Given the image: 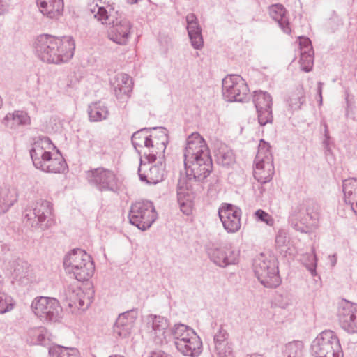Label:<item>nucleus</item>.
Instances as JSON below:
<instances>
[{"instance_id": "18", "label": "nucleus", "mask_w": 357, "mask_h": 357, "mask_svg": "<svg viewBox=\"0 0 357 357\" xmlns=\"http://www.w3.org/2000/svg\"><path fill=\"white\" fill-rule=\"evenodd\" d=\"M151 162L144 163L140 157L138 174L142 181L149 185H155L164 180L165 168L162 162L158 165H150Z\"/></svg>"}, {"instance_id": "54", "label": "nucleus", "mask_w": 357, "mask_h": 357, "mask_svg": "<svg viewBox=\"0 0 357 357\" xmlns=\"http://www.w3.org/2000/svg\"><path fill=\"white\" fill-rule=\"evenodd\" d=\"M149 357H172V356L162 351H152Z\"/></svg>"}, {"instance_id": "13", "label": "nucleus", "mask_w": 357, "mask_h": 357, "mask_svg": "<svg viewBox=\"0 0 357 357\" xmlns=\"http://www.w3.org/2000/svg\"><path fill=\"white\" fill-rule=\"evenodd\" d=\"M31 309L38 318L49 321H56L61 311L58 299L42 296H37L32 301Z\"/></svg>"}, {"instance_id": "1", "label": "nucleus", "mask_w": 357, "mask_h": 357, "mask_svg": "<svg viewBox=\"0 0 357 357\" xmlns=\"http://www.w3.org/2000/svg\"><path fill=\"white\" fill-rule=\"evenodd\" d=\"M183 155L188 176L204 180L210 175L213 170L210 151L205 140L198 132H193L187 138Z\"/></svg>"}, {"instance_id": "62", "label": "nucleus", "mask_w": 357, "mask_h": 357, "mask_svg": "<svg viewBox=\"0 0 357 357\" xmlns=\"http://www.w3.org/2000/svg\"><path fill=\"white\" fill-rule=\"evenodd\" d=\"M246 357H262L261 355L258 354H248Z\"/></svg>"}, {"instance_id": "9", "label": "nucleus", "mask_w": 357, "mask_h": 357, "mask_svg": "<svg viewBox=\"0 0 357 357\" xmlns=\"http://www.w3.org/2000/svg\"><path fill=\"white\" fill-rule=\"evenodd\" d=\"M310 350L314 357H344L340 340L331 330L321 332L312 341Z\"/></svg>"}, {"instance_id": "32", "label": "nucleus", "mask_w": 357, "mask_h": 357, "mask_svg": "<svg viewBox=\"0 0 357 357\" xmlns=\"http://www.w3.org/2000/svg\"><path fill=\"white\" fill-rule=\"evenodd\" d=\"M214 153L215 161L219 165L227 167L235 163V156L232 150L225 144H220Z\"/></svg>"}, {"instance_id": "42", "label": "nucleus", "mask_w": 357, "mask_h": 357, "mask_svg": "<svg viewBox=\"0 0 357 357\" xmlns=\"http://www.w3.org/2000/svg\"><path fill=\"white\" fill-rule=\"evenodd\" d=\"M123 317L117 318L114 326V333L119 337L125 338L131 333L133 326L130 325V324L123 322Z\"/></svg>"}, {"instance_id": "56", "label": "nucleus", "mask_w": 357, "mask_h": 357, "mask_svg": "<svg viewBox=\"0 0 357 357\" xmlns=\"http://www.w3.org/2000/svg\"><path fill=\"white\" fill-rule=\"evenodd\" d=\"M7 4L4 0H0V15L3 14L7 10Z\"/></svg>"}, {"instance_id": "27", "label": "nucleus", "mask_w": 357, "mask_h": 357, "mask_svg": "<svg viewBox=\"0 0 357 357\" xmlns=\"http://www.w3.org/2000/svg\"><path fill=\"white\" fill-rule=\"evenodd\" d=\"M41 163L42 167H37L36 169L48 173L63 172L67 167L64 158L60 154H57L53 158L50 153Z\"/></svg>"}, {"instance_id": "58", "label": "nucleus", "mask_w": 357, "mask_h": 357, "mask_svg": "<svg viewBox=\"0 0 357 357\" xmlns=\"http://www.w3.org/2000/svg\"><path fill=\"white\" fill-rule=\"evenodd\" d=\"M317 92L319 93V98H320V102H322V84L321 82H319L318 84V88H317Z\"/></svg>"}, {"instance_id": "7", "label": "nucleus", "mask_w": 357, "mask_h": 357, "mask_svg": "<svg viewBox=\"0 0 357 357\" xmlns=\"http://www.w3.org/2000/svg\"><path fill=\"white\" fill-rule=\"evenodd\" d=\"M53 204L45 199L30 203L24 211L26 224L35 229L45 230L54 223Z\"/></svg>"}, {"instance_id": "41", "label": "nucleus", "mask_w": 357, "mask_h": 357, "mask_svg": "<svg viewBox=\"0 0 357 357\" xmlns=\"http://www.w3.org/2000/svg\"><path fill=\"white\" fill-rule=\"evenodd\" d=\"M13 268L15 278L21 279L26 277L30 271V264L23 259H17L13 261Z\"/></svg>"}, {"instance_id": "50", "label": "nucleus", "mask_w": 357, "mask_h": 357, "mask_svg": "<svg viewBox=\"0 0 357 357\" xmlns=\"http://www.w3.org/2000/svg\"><path fill=\"white\" fill-rule=\"evenodd\" d=\"M122 316H123V322L126 324H130V325L133 326V324L138 317V310L137 309L128 310L120 314L118 317H121Z\"/></svg>"}, {"instance_id": "45", "label": "nucleus", "mask_w": 357, "mask_h": 357, "mask_svg": "<svg viewBox=\"0 0 357 357\" xmlns=\"http://www.w3.org/2000/svg\"><path fill=\"white\" fill-rule=\"evenodd\" d=\"M302 261L307 269L310 272L312 276L317 275V257L314 253V250L312 252L307 253L303 256Z\"/></svg>"}, {"instance_id": "25", "label": "nucleus", "mask_w": 357, "mask_h": 357, "mask_svg": "<svg viewBox=\"0 0 357 357\" xmlns=\"http://www.w3.org/2000/svg\"><path fill=\"white\" fill-rule=\"evenodd\" d=\"M42 14L52 20L58 19L63 12V0H36Z\"/></svg>"}, {"instance_id": "61", "label": "nucleus", "mask_w": 357, "mask_h": 357, "mask_svg": "<svg viewBox=\"0 0 357 357\" xmlns=\"http://www.w3.org/2000/svg\"><path fill=\"white\" fill-rule=\"evenodd\" d=\"M332 265L334 266L336 264L337 259L335 255L330 256Z\"/></svg>"}, {"instance_id": "29", "label": "nucleus", "mask_w": 357, "mask_h": 357, "mask_svg": "<svg viewBox=\"0 0 357 357\" xmlns=\"http://www.w3.org/2000/svg\"><path fill=\"white\" fill-rule=\"evenodd\" d=\"M195 333L196 332L192 328L185 324H175L169 328V342L172 340L176 347Z\"/></svg>"}, {"instance_id": "28", "label": "nucleus", "mask_w": 357, "mask_h": 357, "mask_svg": "<svg viewBox=\"0 0 357 357\" xmlns=\"http://www.w3.org/2000/svg\"><path fill=\"white\" fill-rule=\"evenodd\" d=\"M3 123L8 128L16 129L20 126L31 124V118L28 113L23 110H15L8 113L3 119Z\"/></svg>"}, {"instance_id": "36", "label": "nucleus", "mask_w": 357, "mask_h": 357, "mask_svg": "<svg viewBox=\"0 0 357 357\" xmlns=\"http://www.w3.org/2000/svg\"><path fill=\"white\" fill-rule=\"evenodd\" d=\"M79 294H82V290L80 288L67 285L64 286L60 291L59 297L62 302H66L72 308L74 305H76V299Z\"/></svg>"}, {"instance_id": "64", "label": "nucleus", "mask_w": 357, "mask_h": 357, "mask_svg": "<svg viewBox=\"0 0 357 357\" xmlns=\"http://www.w3.org/2000/svg\"><path fill=\"white\" fill-rule=\"evenodd\" d=\"M355 202H356V206L357 207V199H356V201Z\"/></svg>"}, {"instance_id": "8", "label": "nucleus", "mask_w": 357, "mask_h": 357, "mask_svg": "<svg viewBox=\"0 0 357 357\" xmlns=\"http://www.w3.org/2000/svg\"><path fill=\"white\" fill-rule=\"evenodd\" d=\"M254 272L266 288H276L281 284L278 260L274 256L261 254L254 262Z\"/></svg>"}, {"instance_id": "2", "label": "nucleus", "mask_w": 357, "mask_h": 357, "mask_svg": "<svg viewBox=\"0 0 357 357\" xmlns=\"http://www.w3.org/2000/svg\"><path fill=\"white\" fill-rule=\"evenodd\" d=\"M75 49V40L70 36L59 38L50 34H41L34 43L36 56L48 63L68 62L73 58Z\"/></svg>"}, {"instance_id": "12", "label": "nucleus", "mask_w": 357, "mask_h": 357, "mask_svg": "<svg viewBox=\"0 0 357 357\" xmlns=\"http://www.w3.org/2000/svg\"><path fill=\"white\" fill-rule=\"evenodd\" d=\"M222 96L228 102L247 101L250 96L246 82L240 75H227L222 79Z\"/></svg>"}, {"instance_id": "21", "label": "nucleus", "mask_w": 357, "mask_h": 357, "mask_svg": "<svg viewBox=\"0 0 357 357\" xmlns=\"http://www.w3.org/2000/svg\"><path fill=\"white\" fill-rule=\"evenodd\" d=\"M110 83L117 99L123 101L130 97L132 90V81L128 74H116Z\"/></svg>"}, {"instance_id": "48", "label": "nucleus", "mask_w": 357, "mask_h": 357, "mask_svg": "<svg viewBox=\"0 0 357 357\" xmlns=\"http://www.w3.org/2000/svg\"><path fill=\"white\" fill-rule=\"evenodd\" d=\"M76 300V305H74L73 307H77L82 310H86L92 303V298L86 296L83 291L82 294H79Z\"/></svg>"}, {"instance_id": "59", "label": "nucleus", "mask_w": 357, "mask_h": 357, "mask_svg": "<svg viewBox=\"0 0 357 357\" xmlns=\"http://www.w3.org/2000/svg\"><path fill=\"white\" fill-rule=\"evenodd\" d=\"M324 137L330 138L328 125L325 122L324 123Z\"/></svg>"}, {"instance_id": "14", "label": "nucleus", "mask_w": 357, "mask_h": 357, "mask_svg": "<svg viewBox=\"0 0 357 357\" xmlns=\"http://www.w3.org/2000/svg\"><path fill=\"white\" fill-rule=\"evenodd\" d=\"M337 317L343 330L357 333V304L342 300L338 305Z\"/></svg>"}, {"instance_id": "22", "label": "nucleus", "mask_w": 357, "mask_h": 357, "mask_svg": "<svg viewBox=\"0 0 357 357\" xmlns=\"http://www.w3.org/2000/svg\"><path fill=\"white\" fill-rule=\"evenodd\" d=\"M53 146L51 139L47 137H43L34 142L30 150L31 158L36 168L42 167V162L51 153L48 149Z\"/></svg>"}, {"instance_id": "15", "label": "nucleus", "mask_w": 357, "mask_h": 357, "mask_svg": "<svg viewBox=\"0 0 357 357\" xmlns=\"http://www.w3.org/2000/svg\"><path fill=\"white\" fill-rule=\"evenodd\" d=\"M210 259L220 267L236 264L238 261L239 251L231 245L222 247H211L208 249Z\"/></svg>"}, {"instance_id": "24", "label": "nucleus", "mask_w": 357, "mask_h": 357, "mask_svg": "<svg viewBox=\"0 0 357 357\" xmlns=\"http://www.w3.org/2000/svg\"><path fill=\"white\" fill-rule=\"evenodd\" d=\"M187 30L192 45L195 49L199 50L203 46L202 29L198 20L194 13L186 16Z\"/></svg>"}, {"instance_id": "33", "label": "nucleus", "mask_w": 357, "mask_h": 357, "mask_svg": "<svg viewBox=\"0 0 357 357\" xmlns=\"http://www.w3.org/2000/svg\"><path fill=\"white\" fill-rule=\"evenodd\" d=\"M88 114L91 121L98 122L107 119L109 110L105 103L99 101L89 105Z\"/></svg>"}, {"instance_id": "19", "label": "nucleus", "mask_w": 357, "mask_h": 357, "mask_svg": "<svg viewBox=\"0 0 357 357\" xmlns=\"http://www.w3.org/2000/svg\"><path fill=\"white\" fill-rule=\"evenodd\" d=\"M148 324L151 325L149 331L150 337L158 345H162L169 342V330L167 331L169 326L167 319L163 317L150 315Z\"/></svg>"}, {"instance_id": "23", "label": "nucleus", "mask_w": 357, "mask_h": 357, "mask_svg": "<svg viewBox=\"0 0 357 357\" xmlns=\"http://www.w3.org/2000/svg\"><path fill=\"white\" fill-rule=\"evenodd\" d=\"M176 348L184 356L197 357L202 351V342L199 335L195 333L185 340L178 344Z\"/></svg>"}, {"instance_id": "20", "label": "nucleus", "mask_w": 357, "mask_h": 357, "mask_svg": "<svg viewBox=\"0 0 357 357\" xmlns=\"http://www.w3.org/2000/svg\"><path fill=\"white\" fill-rule=\"evenodd\" d=\"M159 133V137L161 139L160 142L154 141L152 139V135H148L145 140H144L143 147L144 146L149 149V153L144 152V157L149 162H155L159 151L164 152L166 149L167 144L168 143L167 130L165 128H160Z\"/></svg>"}, {"instance_id": "44", "label": "nucleus", "mask_w": 357, "mask_h": 357, "mask_svg": "<svg viewBox=\"0 0 357 357\" xmlns=\"http://www.w3.org/2000/svg\"><path fill=\"white\" fill-rule=\"evenodd\" d=\"M148 131V128L141 129L140 130L134 132L131 138L132 144L140 156L141 151L138 149V148L143 147V142L147 136Z\"/></svg>"}, {"instance_id": "39", "label": "nucleus", "mask_w": 357, "mask_h": 357, "mask_svg": "<svg viewBox=\"0 0 357 357\" xmlns=\"http://www.w3.org/2000/svg\"><path fill=\"white\" fill-rule=\"evenodd\" d=\"M271 146L264 139H261L258 146V151L255 162H273L272 153L270 151Z\"/></svg>"}, {"instance_id": "6", "label": "nucleus", "mask_w": 357, "mask_h": 357, "mask_svg": "<svg viewBox=\"0 0 357 357\" xmlns=\"http://www.w3.org/2000/svg\"><path fill=\"white\" fill-rule=\"evenodd\" d=\"M319 217L317 204L313 200L306 199L293 210L289 223L296 231L308 233L317 226Z\"/></svg>"}, {"instance_id": "51", "label": "nucleus", "mask_w": 357, "mask_h": 357, "mask_svg": "<svg viewBox=\"0 0 357 357\" xmlns=\"http://www.w3.org/2000/svg\"><path fill=\"white\" fill-rule=\"evenodd\" d=\"M255 215L259 220L265 222L269 226H272L274 223L273 218L266 212L259 209L255 212Z\"/></svg>"}, {"instance_id": "5", "label": "nucleus", "mask_w": 357, "mask_h": 357, "mask_svg": "<svg viewBox=\"0 0 357 357\" xmlns=\"http://www.w3.org/2000/svg\"><path fill=\"white\" fill-rule=\"evenodd\" d=\"M319 217L317 204L313 200L306 199L293 210L289 223L296 231L308 233L317 226Z\"/></svg>"}, {"instance_id": "53", "label": "nucleus", "mask_w": 357, "mask_h": 357, "mask_svg": "<svg viewBox=\"0 0 357 357\" xmlns=\"http://www.w3.org/2000/svg\"><path fill=\"white\" fill-rule=\"evenodd\" d=\"M299 40L301 52L313 51L311 40L308 38L299 37Z\"/></svg>"}, {"instance_id": "63", "label": "nucleus", "mask_w": 357, "mask_h": 357, "mask_svg": "<svg viewBox=\"0 0 357 357\" xmlns=\"http://www.w3.org/2000/svg\"><path fill=\"white\" fill-rule=\"evenodd\" d=\"M109 357H124V356H116V355H115V356H109Z\"/></svg>"}, {"instance_id": "57", "label": "nucleus", "mask_w": 357, "mask_h": 357, "mask_svg": "<svg viewBox=\"0 0 357 357\" xmlns=\"http://www.w3.org/2000/svg\"><path fill=\"white\" fill-rule=\"evenodd\" d=\"M329 140H330V138H325L324 140L323 141V145H324V149L326 151H330Z\"/></svg>"}, {"instance_id": "4", "label": "nucleus", "mask_w": 357, "mask_h": 357, "mask_svg": "<svg viewBox=\"0 0 357 357\" xmlns=\"http://www.w3.org/2000/svg\"><path fill=\"white\" fill-rule=\"evenodd\" d=\"M63 266L68 273L80 282L88 280L95 270L91 256L79 248L73 249L65 256Z\"/></svg>"}, {"instance_id": "46", "label": "nucleus", "mask_w": 357, "mask_h": 357, "mask_svg": "<svg viewBox=\"0 0 357 357\" xmlns=\"http://www.w3.org/2000/svg\"><path fill=\"white\" fill-rule=\"evenodd\" d=\"M13 300L11 296L0 291V314H4L13 308Z\"/></svg>"}, {"instance_id": "43", "label": "nucleus", "mask_w": 357, "mask_h": 357, "mask_svg": "<svg viewBox=\"0 0 357 357\" xmlns=\"http://www.w3.org/2000/svg\"><path fill=\"white\" fill-rule=\"evenodd\" d=\"M299 62L302 70L305 72H310V70H312L314 63V52H301V57Z\"/></svg>"}, {"instance_id": "26", "label": "nucleus", "mask_w": 357, "mask_h": 357, "mask_svg": "<svg viewBox=\"0 0 357 357\" xmlns=\"http://www.w3.org/2000/svg\"><path fill=\"white\" fill-rule=\"evenodd\" d=\"M269 15L276 22L282 30L287 34L291 33L289 18L287 15V10L282 4L277 3L269 6Z\"/></svg>"}, {"instance_id": "37", "label": "nucleus", "mask_w": 357, "mask_h": 357, "mask_svg": "<svg viewBox=\"0 0 357 357\" xmlns=\"http://www.w3.org/2000/svg\"><path fill=\"white\" fill-rule=\"evenodd\" d=\"M304 343L301 340H293L285 344L282 349L284 357H303Z\"/></svg>"}, {"instance_id": "3", "label": "nucleus", "mask_w": 357, "mask_h": 357, "mask_svg": "<svg viewBox=\"0 0 357 357\" xmlns=\"http://www.w3.org/2000/svg\"><path fill=\"white\" fill-rule=\"evenodd\" d=\"M109 9L96 5L91 12L94 13V17L102 24H112L108 30V37L111 40L119 45H126L130 37L132 24L125 17L114 16L113 8L109 7Z\"/></svg>"}, {"instance_id": "47", "label": "nucleus", "mask_w": 357, "mask_h": 357, "mask_svg": "<svg viewBox=\"0 0 357 357\" xmlns=\"http://www.w3.org/2000/svg\"><path fill=\"white\" fill-rule=\"evenodd\" d=\"M193 195L185 196L184 197H177L178 202L180 206L181 211L183 214L189 215L192 213V199Z\"/></svg>"}, {"instance_id": "10", "label": "nucleus", "mask_w": 357, "mask_h": 357, "mask_svg": "<svg viewBox=\"0 0 357 357\" xmlns=\"http://www.w3.org/2000/svg\"><path fill=\"white\" fill-rule=\"evenodd\" d=\"M128 218L130 224L146 231L157 220L158 213L152 202L142 200L131 205Z\"/></svg>"}, {"instance_id": "38", "label": "nucleus", "mask_w": 357, "mask_h": 357, "mask_svg": "<svg viewBox=\"0 0 357 357\" xmlns=\"http://www.w3.org/2000/svg\"><path fill=\"white\" fill-rule=\"evenodd\" d=\"M51 357H80L79 351L75 347L54 345L49 349Z\"/></svg>"}, {"instance_id": "30", "label": "nucleus", "mask_w": 357, "mask_h": 357, "mask_svg": "<svg viewBox=\"0 0 357 357\" xmlns=\"http://www.w3.org/2000/svg\"><path fill=\"white\" fill-rule=\"evenodd\" d=\"M254 177L260 183H266L271 181L274 174L273 162H255Z\"/></svg>"}, {"instance_id": "11", "label": "nucleus", "mask_w": 357, "mask_h": 357, "mask_svg": "<svg viewBox=\"0 0 357 357\" xmlns=\"http://www.w3.org/2000/svg\"><path fill=\"white\" fill-rule=\"evenodd\" d=\"M88 183L100 192H118L120 181L116 174L111 169L98 167L86 172Z\"/></svg>"}, {"instance_id": "35", "label": "nucleus", "mask_w": 357, "mask_h": 357, "mask_svg": "<svg viewBox=\"0 0 357 357\" xmlns=\"http://www.w3.org/2000/svg\"><path fill=\"white\" fill-rule=\"evenodd\" d=\"M185 176L181 175L178 179L177 184V197H184L192 195V188L191 181L202 182L204 180H198L194 178L192 176H188L187 169L185 167Z\"/></svg>"}, {"instance_id": "16", "label": "nucleus", "mask_w": 357, "mask_h": 357, "mask_svg": "<svg viewBox=\"0 0 357 357\" xmlns=\"http://www.w3.org/2000/svg\"><path fill=\"white\" fill-rule=\"evenodd\" d=\"M241 209L231 204H225L218 209L220 219L228 233H235L241 229Z\"/></svg>"}, {"instance_id": "52", "label": "nucleus", "mask_w": 357, "mask_h": 357, "mask_svg": "<svg viewBox=\"0 0 357 357\" xmlns=\"http://www.w3.org/2000/svg\"><path fill=\"white\" fill-rule=\"evenodd\" d=\"M289 242V238L287 236V233L285 230L281 229L278 231L276 237H275V243L278 247L282 248L283 246L287 245Z\"/></svg>"}, {"instance_id": "34", "label": "nucleus", "mask_w": 357, "mask_h": 357, "mask_svg": "<svg viewBox=\"0 0 357 357\" xmlns=\"http://www.w3.org/2000/svg\"><path fill=\"white\" fill-rule=\"evenodd\" d=\"M342 190L345 203L353 206L357 199V178H349L343 180Z\"/></svg>"}, {"instance_id": "49", "label": "nucleus", "mask_w": 357, "mask_h": 357, "mask_svg": "<svg viewBox=\"0 0 357 357\" xmlns=\"http://www.w3.org/2000/svg\"><path fill=\"white\" fill-rule=\"evenodd\" d=\"M229 333L222 325L213 335V344L228 342Z\"/></svg>"}, {"instance_id": "17", "label": "nucleus", "mask_w": 357, "mask_h": 357, "mask_svg": "<svg viewBox=\"0 0 357 357\" xmlns=\"http://www.w3.org/2000/svg\"><path fill=\"white\" fill-rule=\"evenodd\" d=\"M253 102L255 106L258 121L261 126H265L273 121L272 98L265 91H255Z\"/></svg>"}, {"instance_id": "60", "label": "nucleus", "mask_w": 357, "mask_h": 357, "mask_svg": "<svg viewBox=\"0 0 357 357\" xmlns=\"http://www.w3.org/2000/svg\"><path fill=\"white\" fill-rule=\"evenodd\" d=\"M98 142L97 139L93 137L91 139L89 140V146L91 149L93 148V146L96 145V144Z\"/></svg>"}, {"instance_id": "55", "label": "nucleus", "mask_w": 357, "mask_h": 357, "mask_svg": "<svg viewBox=\"0 0 357 357\" xmlns=\"http://www.w3.org/2000/svg\"><path fill=\"white\" fill-rule=\"evenodd\" d=\"M36 335L37 336V343L40 344H43L44 342V340L45 339V335L43 333L42 330H37L36 331Z\"/></svg>"}, {"instance_id": "40", "label": "nucleus", "mask_w": 357, "mask_h": 357, "mask_svg": "<svg viewBox=\"0 0 357 357\" xmlns=\"http://www.w3.org/2000/svg\"><path fill=\"white\" fill-rule=\"evenodd\" d=\"M213 356L216 357H233L232 343L228 342L225 343L214 344Z\"/></svg>"}, {"instance_id": "31", "label": "nucleus", "mask_w": 357, "mask_h": 357, "mask_svg": "<svg viewBox=\"0 0 357 357\" xmlns=\"http://www.w3.org/2000/svg\"><path fill=\"white\" fill-rule=\"evenodd\" d=\"M17 192L14 188L4 187L0 190V215L6 213L17 201Z\"/></svg>"}]
</instances>
